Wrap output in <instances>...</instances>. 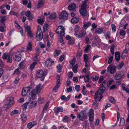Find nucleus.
<instances>
[{
    "label": "nucleus",
    "instance_id": "f257e3e1",
    "mask_svg": "<svg viewBox=\"0 0 129 129\" xmlns=\"http://www.w3.org/2000/svg\"><path fill=\"white\" fill-rule=\"evenodd\" d=\"M87 112L85 111H81L77 115V118L81 121H84L87 118Z\"/></svg>",
    "mask_w": 129,
    "mask_h": 129
},
{
    "label": "nucleus",
    "instance_id": "f03ea898",
    "mask_svg": "<svg viewBox=\"0 0 129 129\" xmlns=\"http://www.w3.org/2000/svg\"><path fill=\"white\" fill-rule=\"evenodd\" d=\"M65 29L62 26H59L58 27L56 30V32L58 36L62 37L64 35Z\"/></svg>",
    "mask_w": 129,
    "mask_h": 129
},
{
    "label": "nucleus",
    "instance_id": "7ed1b4c3",
    "mask_svg": "<svg viewBox=\"0 0 129 129\" xmlns=\"http://www.w3.org/2000/svg\"><path fill=\"white\" fill-rule=\"evenodd\" d=\"M2 58L6 60L8 63H11L12 61V56L8 53H4L3 55Z\"/></svg>",
    "mask_w": 129,
    "mask_h": 129
},
{
    "label": "nucleus",
    "instance_id": "20e7f679",
    "mask_svg": "<svg viewBox=\"0 0 129 129\" xmlns=\"http://www.w3.org/2000/svg\"><path fill=\"white\" fill-rule=\"evenodd\" d=\"M125 74V72L123 71L119 72L116 74L114 78L117 80H120L124 77Z\"/></svg>",
    "mask_w": 129,
    "mask_h": 129
},
{
    "label": "nucleus",
    "instance_id": "39448f33",
    "mask_svg": "<svg viewBox=\"0 0 129 129\" xmlns=\"http://www.w3.org/2000/svg\"><path fill=\"white\" fill-rule=\"evenodd\" d=\"M31 87L30 86L26 87H23L22 91V96H25L27 94L30 92L31 90Z\"/></svg>",
    "mask_w": 129,
    "mask_h": 129
},
{
    "label": "nucleus",
    "instance_id": "423d86ee",
    "mask_svg": "<svg viewBox=\"0 0 129 129\" xmlns=\"http://www.w3.org/2000/svg\"><path fill=\"white\" fill-rule=\"evenodd\" d=\"M13 56L16 61H19L21 59V55L19 52L14 53L13 54Z\"/></svg>",
    "mask_w": 129,
    "mask_h": 129
},
{
    "label": "nucleus",
    "instance_id": "0eeeda50",
    "mask_svg": "<svg viewBox=\"0 0 129 129\" xmlns=\"http://www.w3.org/2000/svg\"><path fill=\"white\" fill-rule=\"evenodd\" d=\"M38 93L36 92L35 89H34L31 90L30 92L29 95L30 99L32 100H34L37 98V95Z\"/></svg>",
    "mask_w": 129,
    "mask_h": 129
},
{
    "label": "nucleus",
    "instance_id": "6e6552de",
    "mask_svg": "<svg viewBox=\"0 0 129 129\" xmlns=\"http://www.w3.org/2000/svg\"><path fill=\"white\" fill-rule=\"evenodd\" d=\"M107 69V72H109L111 74H113L116 71V67L114 66L110 65Z\"/></svg>",
    "mask_w": 129,
    "mask_h": 129
},
{
    "label": "nucleus",
    "instance_id": "1a4fd4ad",
    "mask_svg": "<svg viewBox=\"0 0 129 129\" xmlns=\"http://www.w3.org/2000/svg\"><path fill=\"white\" fill-rule=\"evenodd\" d=\"M68 16V13L66 11H63L59 14V18L60 19H67Z\"/></svg>",
    "mask_w": 129,
    "mask_h": 129
},
{
    "label": "nucleus",
    "instance_id": "9d476101",
    "mask_svg": "<svg viewBox=\"0 0 129 129\" xmlns=\"http://www.w3.org/2000/svg\"><path fill=\"white\" fill-rule=\"evenodd\" d=\"M86 34L85 31L81 30L79 33H78L75 36L79 38H81L85 36Z\"/></svg>",
    "mask_w": 129,
    "mask_h": 129
},
{
    "label": "nucleus",
    "instance_id": "9b49d317",
    "mask_svg": "<svg viewBox=\"0 0 129 129\" xmlns=\"http://www.w3.org/2000/svg\"><path fill=\"white\" fill-rule=\"evenodd\" d=\"M37 74V76L38 77H41L46 75L47 74V73L46 72H44L41 70H40L38 71Z\"/></svg>",
    "mask_w": 129,
    "mask_h": 129
},
{
    "label": "nucleus",
    "instance_id": "f8f14e48",
    "mask_svg": "<svg viewBox=\"0 0 129 129\" xmlns=\"http://www.w3.org/2000/svg\"><path fill=\"white\" fill-rule=\"evenodd\" d=\"M36 37L38 41H40L43 38V35L42 32L40 33L37 32Z\"/></svg>",
    "mask_w": 129,
    "mask_h": 129
},
{
    "label": "nucleus",
    "instance_id": "ddd939ff",
    "mask_svg": "<svg viewBox=\"0 0 129 129\" xmlns=\"http://www.w3.org/2000/svg\"><path fill=\"white\" fill-rule=\"evenodd\" d=\"M25 61L23 60L18 65V68L22 70L24 69L26 67V66L25 63Z\"/></svg>",
    "mask_w": 129,
    "mask_h": 129
},
{
    "label": "nucleus",
    "instance_id": "4468645a",
    "mask_svg": "<svg viewBox=\"0 0 129 129\" xmlns=\"http://www.w3.org/2000/svg\"><path fill=\"white\" fill-rule=\"evenodd\" d=\"M101 95V94H100L98 92H96L94 95L95 99L96 100H97L98 98H99L100 99H99L98 101H100L101 99L103 97V96Z\"/></svg>",
    "mask_w": 129,
    "mask_h": 129
},
{
    "label": "nucleus",
    "instance_id": "2eb2a0df",
    "mask_svg": "<svg viewBox=\"0 0 129 129\" xmlns=\"http://www.w3.org/2000/svg\"><path fill=\"white\" fill-rule=\"evenodd\" d=\"M54 61H52L50 57H49L48 59L46 60L45 62L46 65L47 66H50L51 64L52 63H53Z\"/></svg>",
    "mask_w": 129,
    "mask_h": 129
},
{
    "label": "nucleus",
    "instance_id": "dca6fc26",
    "mask_svg": "<svg viewBox=\"0 0 129 129\" xmlns=\"http://www.w3.org/2000/svg\"><path fill=\"white\" fill-rule=\"evenodd\" d=\"M36 124L37 123L36 122L33 121L29 122L27 124V128L29 129H30Z\"/></svg>",
    "mask_w": 129,
    "mask_h": 129
},
{
    "label": "nucleus",
    "instance_id": "f3484780",
    "mask_svg": "<svg viewBox=\"0 0 129 129\" xmlns=\"http://www.w3.org/2000/svg\"><path fill=\"white\" fill-rule=\"evenodd\" d=\"M79 12L81 15L83 16H86L87 14V11L85 9H80L79 10Z\"/></svg>",
    "mask_w": 129,
    "mask_h": 129
},
{
    "label": "nucleus",
    "instance_id": "a211bd4d",
    "mask_svg": "<svg viewBox=\"0 0 129 129\" xmlns=\"http://www.w3.org/2000/svg\"><path fill=\"white\" fill-rule=\"evenodd\" d=\"M44 2L43 0H39L38 1L37 8H39L43 6L44 4Z\"/></svg>",
    "mask_w": 129,
    "mask_h": 129
},
{
    "label": "nucleus",
    "instance_id": "6ab92c4d",
    "mask_svg": "<svg viewBox=\"0 0 129 129\" xmlns=\"http://www.w3.org/2000/svg\"><path fill=\"white\" fill-rule=\"evenodd\" d=\"M76 8V5L75 4L72 3L68 7V9L70 11H74Z\"/></svg>",
    "mask_w": 129,
    "mask_h": 129
},
{
    "label": "nucleus",
    "instance_id": "aec40b11",
    "mask_svg": "<svg viewBox=\"0 0 129 129\" xmlns=\"http://www.w3.org/2000/svg\"><path fill=\"white\" fill-rule=\"evenodd\" d=\"M105 89V87L104 85L100 87L98 91L96 92H98L100 94H102L104 92Z\"/></svg>",
    "mask_w": 129,
    "mask_h": 129
},
{
    "label": "nucleus",
    "instance_id": "412c9836",
    "mask_svg": "<svg viewBox=\"0 0 129 129\" xmlns=\"http://www.w3.org/2000/svg\"><path fill=\"white\" fill-rule=\"evenodd\" d=\"M14 98L12 97H10L7 98V104L8 105H11L13 103Z\"/></svg>",
    "mask_w": 129,
    "mask_h": 129
},
{
    "label": "nucleus",
    "instance_id": "4be33fe9",
    "mask_svg": "<svg viewBox=\"0 0 129 129\" xmlns=\"http://www.w3.org/2000/svg\"><path fill=\"white\" fill-rule=\"evenodd\" d=\"M42 88L41 84H39L36 86V89H35L36 92H37V93L38 94L40 92Z\"/></svg>",
    "mask_w": 129,
    "mask_h": 129
},
{
    "label": "nucleus",
    "instance_id": "5701e85b",
    "mask_svg": "<svg viewBox=\"0 0 129 129\" xmlns=\"http://www.w3.org/2000/svg\"><path fill=\"white\" fill-rule=\"evenodd\" d=\"M63 111V108L61 107L57 108L55 110V113L58 114L59 112H62Z\"/></svg>",
    "mask_w": 129,
    "mask_h": 129
},
{
    "label": "nucleus",
    "instance_id": "b1692460",
    "mask_svg": "<svg viewBox=\"0 0 129 129\" xmlns=\"http://www.w3.org/2000/svg\"><path fill=\"white\" fill-rule=\"evenodd\" d=\"M37 104V102L33 101H31L29 103V108H31L36 106Z\"/></svg>",
    "mask_w": 129,
    "mask_h": 129
},
{
    "label": "nucleus",
    "instance_id": "393cba45",
    "mask_svg": "<svg viewBox=\"0 0 129 129\" xmlns=\"http://www.w3.org/2000/svg\"><path fill=\"white\" fill-rule=\"evenodd\" d=\"M111 34L110 32L108 31H105L104 32V35L106 37V39H110L111 37L110 36Z\"/></svg>",
    "mask_w": 129,
    "mask_h": 129
},
{
    "label": "nucleus",
    "instance_id": "a878e982",
    "mask_svg": "<svg viewBox=\"0 0 129 129\" xmlns=\"http://www.w3.org/2000/svg\"><path fill=\"white\" fill-rule=\"evenodd\" d=\"M115 58L116 60L118 61L120 59V55L118 51H117L115 53Z\"/></svg>",
    "mask_w": 129,
    "mask_h": 129
},
{
    "label": "nucleus",
    "instance_id": "bb28decb",
    "mask_svg": "<svg viewBox=\"0 0 129 129\" xmlns=\"http://www.w3.org/2000/svg\"><path fill=\"white\" fill-rule=\"evenodd\" d=\"M80 30V28L79 26L77 25H76L74 29L75 31L74 35L75 36L78 33V31Z\"/></svg>",
    "mask_w": 129,
    "mask_h": 129
},
{
    "label": "nucleus",
    "instance_id": "cd10ccee",
    "mask_svg": "<svg viewBox=\"0 0 129 129\" xmlns=\"http://www.w3.org/2000/svg\"><path fill=\"white\" fill-rule=\"evenodd\" d=\"M60 85L59 83H57L56 85L53 88L52 91L54 92H55L57 91V89L59 88Z\"/></svg>",
    "mask_w": 129,
    "mask_h": 129
},
{
    "label": "nucleus",
    "instance_id": "c85d7f7f",
    "mask_svg": "<svg viewBox=\"0 0 129 129\" xmlns=\"http://www.w3.org/2000/svg\"><path fill=\"white\" fill-rule=\"evenodd\" d=\"M79 20V18L77 17H74L72 18L71 20L72 23H75L78 22Z\"/></svg>",
    "mask_w": 129,
    "mask_h": 129
},
{
    "label": "nucleus",
    "instance_id": "c756f323",
    "mask_svg": "<svg viewBox=\"0 0 129 129\" xmlns=\"http://www.w3.org/2000/svg\"><path fill=\"white\" fill-rule=\"evenodd\" d=\"M91 25V23L88 22H86L84 24L83 28L85 29H86L88 27Z\"/></svg>",
    "mask_w": 129,
    "mask_h": 129
},
{
    "label": "nucleus",
    "instance_id": "7c9ffc66",
    "mask_svg": "<svg viewBox=\"0 0 129 129\" xmlns=\"http://www.w3.org/2000/svg\"><path fill=\"white\" fill-rule=\"evenodd\" d=\"M94 112L92 109H90L88 113V117H94Z\"/></svg>",
    "mask_w": 129,
    "mask_h": 129
},
{
    "label": "nucleus",
    "instance_id": "2f4dec72",
    "mask_svg": "<svg viewBox=\"0 0 129 129\" xmlns=\"http://www.w3.org/2000/svg\"><path fill=\"white\" fill-rule=\"evenodd\" d=\"M103 31V29L101 28H97L95 31L96 33L98 34H100Z\"/></svg>",
    "mask_w": 129,
    "mask_h": 129
},
{
    "label": "nucleus",
    "instance_id": "473e14b6",
    "mask_svg": "<svg viewBox=\"0 0 129 129\" xmlns=\"http://www.w3.org/2000/svg\"><path fill=\"white\" fill-rule=\"evenodd\" d=\"M56 17V14L55 13H52L49 17V18L51 19H54Z\"/></svg>",
    "mask_w": 129,
    "mask_h": 129
},
{
    "label": "nucleus",
    "instance_id": "72a5a7b5",
    "mask_svg": "<svg viewBox=\"0 0 129 129\" xmlns=\"http://www.w3.org/2000/svg\"><path fill=\"white\" fill-rule=\"evenodd\" d=\"M32 45L30 42H29L28 44L27 47V50L30 51L32 50Z\"/></svg>",
    "mask_w": 129,
    "mask_h": 129
},
{
    "label": "nucleus",
    "instance_id": "f704fd0d",
    "mask_svg": "<svg viewBox=\"0 0 129 129\" xmlns=\"http://www.w3.org/2000/svg\"><path fill=\"white\" fill-rule=\"evenodd\" d=\"M19 69L18 68L16 69L14 71L13 74L19 75L20 74V72L19 71Z\"/></svg>",
    "mask_w": 129,
    "mask_h": 129
},
{
    "label": "nucleus",
    "instance_id": "c9c22d12",
    "mask_svg": "<svg viewBox=\"0 0 129 129\" xmlns=\"http://www.w3.org/2000/svg\"><path fill=\"white\" fill-rule=\"evenodd\" d=\"M75 59H74L70 61V67L71 68H72L74 65L75 64Z\"/></svg>",
    "mask_w": 129,
    "mask_h": 129
},
{
    "label": "nucleus",
    "instance_id": "e433bc0d",
    "mask_svg": "<svg viewBox=\"0 0 129 129\" xmlns=\"http://www.w3.org/2000/svg\"><path fill=\"white\" fill-rule=\"evenodd\" d=\"M29 103V102H26L22 106V108L23 110H24L27 108V105Z\"/></svg>",
    "mask_w": 129,
    "mask_h": 129
},
{
    "label": "nucleus",
    "instance_id": "4c0bfd02",
    "mask_svg": "<svg viewBox=\"0 0 129 129\" xmlns=\"http://www.w3.org/2000/svg\"><path fill=\"white\" fill-rule=\"evenodd\" d=\"M49 105V103H48L47 102L46 104L45 105L43 109V111L44 112H46L47 110V108L48 107Z\"/></svg>",
    "mask_w": 129,
    "mask_h": 129
},
{
    "label": "nucleus",
    "instance_id": "58836bf2",
    "mask_svg": "<svg viewBox=\"0 0 129 129\" xmlns=\"http://www.w3.org/2000/svg\"><path fill=\"white\" fill-rule=\"evenodd\" d=\"M83 57L85 62H87L88 60V58L87 55L86 54H85L84 55Z\"/></svg>",
    "mask_w": 129,
    "mask_h": 129
},
{
    "label": "nucleus",
    "instance_id": "ea45409f",
    "mask_svg": "<svg viewBox=\"0 0 129 129\" xmlns=\"http://www.w3.org/2000/svg\"><path fill=\"white\" fill-rule=\"evenodd\" d=\"M81 9H86V2L84 1L82 5L81 6Z\"/></svg>",
    "mask_w": 129,
    "mask_h": 129
},
{
    "label": "nucleus",
    "instance_id": "a19ab883",
    "mask_svg": "<svg viewBox=\"0 0 129 129\" xmlns=\"http://www.w3.org/2000/svg\"><path fill=\"white\" fill-rule=\"evenodd\" d=\"M62 67L61 65L60 64H58L57 66V69L58 70L57 72L58 73L60 72L62 70Z\"/></svg>",
    "mask_w": 129,
    "mask_h": 129
},
{
    "label": "nucleus",
    "instance_id": "79ce46f5",
    "mask_svg": "<svg viewBox=\"0 0 129 129\" xmlns=\"http://www.w3.org/2000/svg\"><path fill=\"white\" fill-rule=\"evenodd\" d=\"M89 120L90 122V124L91 125L93 121L94 117H88Z\"/></svg>",
    "mask_w": 129,
    "mask_h": 129
},
{
    "label": "nucleus",
    "instance_id": "37998d69",
    "mask_svg": "<svg viewBox=\"0 0 129 129\" xmlns=\"http://www.w3.org/2000/svg\"><path fill=\"white\" fill-rule=\"evenodd\" d=\"M115 46L114 45H112L110 48V52L112 54L114 53V49Z\"/></svg>",
    "mask_w": 129,
    "mask_h": 129
},
{
    "label": "nucleus",
    "instance_id": "c03bdc74",
    "mask_svg": "<svg viewBox=\"0 0 129 129\" xmlns=\"http://www.w3.org/2000/svg\"><path fill=\"white\" fill-rule=\"evenodd\" d=\"M90 79L89 75H86L84 77V80L85 82H88Z\"/></svg>",
    "mask_w": 129,
    "mask_h": 129
},
{
    "label": "nucleus",
    "instance_id": "a18cd8bd",
    "mask_svg": "<svg viewBox=\"0 0 129 129\" xmlns=\"http://www.w3.org/2000/svg\"><path fill=\"white\" fill-rule=\"evenodd\" d=\"M55 52V53L54 55V56L55 57H56L60 54L61 52V51L59 50H56Z\"/></svg>",
    "mask_w": 129,
    "mask_h": 129
},
{
    "label": "nucleus",
    "instance_id": "49530a36",
    "mask_svg": "<svg viewBox=\"0 0 129 129\" xmlns=\"http://www.w3.org/2000/svg\"><path fill=\"white\" fill-rule=\"evenodd\" d=\"M21 116L22 120L24 121H25L27 118V116L24 113H22L21 114Z\"/></svg>",
    "mask_w": 129,
    "mask_h": 129
},
{
    "label": "nucleus",
    "instance_id": "de8ad7c7",
    "mask_svg": "<svg viewBox=\"0 0 129 129\" xmlns=\"http://www.w3.org/2000/svg\"><path fill=\"white\" fill-rule=\"evenodd\" d=\"M48 26V25L47 24H45L43 26V31L44 33H45L46 31Z\"/></svg>",
    "mask_w": 129,
    "mask_h": 129
},
{
    "label": "nucleus",
    "instance_id": "09e8293b",
    "mask_svg": "<svg viewBox=\"0 0 129 129\" xmlns=\"http://www.w3.org/2000/svg\"><path fill=\"white\" fill-rule=\"evenodd\" d=\"M19 111L17 110H14L12 111L10 114L11 115H13L17 114L18 113Z\"/></svg>",
    "mask_w": 129,
    "mask_h": 129
},
{
    "label": "nucleus",
    "instance_id": "8fccbe9b",
    "mask_svg": "<svg viewBox=\"0 0 129 129\" xmlns=\"http://www.w3.org/2000/svg\"><path fill=\"white\" fill-rule=\"evenodd\" d=\"M109 100L112 103H114L115 102V100L114 98L110 96L109 97Z\"/></svg>",
    "mask_w": 129,
    "mask_h": 129
},
{
    "label": "nucleus",
    "instance_id": "3c124183",
    "mask_svg": "<svg viewBox=\"0 0 129 129\" xmlns=\"http://www.w3.org/2000/svg\"><path fill=\"white\" fill-rule=\"evenodd\" d=\"M38 103L41 104L43 103L44 101L43 100V98H40L38 99Z\"/></svg>",
    "mask_w": 129,
    "mask_h": 129
},
{
    "label": "nucleus",
    "instance_id": "603ef678",
    "mask_svg": "<svg viewBox=\"0 0 129 129\" xmlns=\"http://www.w3.org/2000/svg\"><path fill=\"white\" fill-rule=\"evenodd\" d=\"M36 64V62H34L33 63H32L30 67V69L31 70H33L35 67V66Z\"/></svg>",
    "mask_w": 129,
    "mask_h": 129
},
{
    "label": "nucleus",
    "instance_id": "864d4df0",
    "mask_svg": "<svg viewBox=\"0 0 129 129\" xmlns=\"http://www.w3.org/2000/svg\"><path fill=\"white\" fill-rule=\"evenodd\" d=\"M120 35L122 36H124L125 34V31L123 30H121L120 32Z\"/></svg>",
    "mask_w": 129,
    "mask_h": 129
},
{
    "label": "nucleus",
    "instance_id": "5fc2aeb1",
    "mask_svg": "<svg viewBox=\"0 0 129 129\" xmlns=\"http://www.w3.org/2000/svg\"><path fill=\"white\" fill-rule=\"evenodd\" d=\"M1 19L0 20L2 22H3L5 21L6 20V16H4L3 17H0Z\"/></svg>",
    "mask_w": 129,
    "mask_h": 129
},
{
    "label": "nucleus",
    "instance_id": "6e6d98bb",
    "mask_svg": "<svg viewBox=\"0 0 129 129\" xmlns=\"http://www.w3.org/2000/svg\"><path fill=\"white\" fill-rule=\"evenodd\" d=\"M86 88L85 86H83L82 90V93L84 95H85L86 94V91H85Z\"/></svg>",
    "mask_w": 129,
    "mask_h": 129
},
{
    "label": "nucleus",
    "instance_id": "4d7b16f0",
    "mask_svg": "<svg viewBox=\"0 0 129 129\" xmlns=\"http://www.w3.org/2000/svg\"><path fill=\"white\" fill-rule=\"evenodd\" d=\"M38 22L41 25H42L44 22V21L43 19H38Z\"/></svg>",
    "mask_w": 129,
    "mask_h": 129
},
{
    "label": "nucleus",
    "instance_id": "13d9d810",
    "mask_svg": "<svg viewBox=\"0 0 129 129\" xmlns=\"http://www.w3.org/2000/svg\"><path fill=\"white\" fill-rule=\"evenodd\" d=\"M111 27H112V29L113 31L114 32H115L116 30V28L115 25L114 24H111Z\"/></svg>",
    "mask_w": 129,
    "mask_h": 129
},
{
    "label": "nucleus",
    "instance_id": "bf43d9fd",
    "mask_svg": "<svg viewBox=\"0 0 129 129\" xmlns=\"http://www.w3.org/2000/svg\"><path fill=\"white\" fill-rule=\"evenodd\" d=\"M9 14L11 15H14L16 16H18V14L17 13H16L15 12L13 11H11L9 13Z\"/></svg>",
    "mask_w": 129,
    "mask_h": 129
},
{
    "label": "nucleus",
    "instance_id": "052dcab7",
    "mask_svg": "<svg viewBox=\"0 0 129 129\" xmlns=\"http://www.w3.org/2000/svg\"><path fill=\"white\" fill-rule=\"evenodd\" d=\"M120 125H123L124 123V120L123 118H121L120 119Z\"/></svg>",
    "mask_w": 129,
    "mask_h": 129
},
{
    "label": "nucleus",
    "instance_id": "680f3d73",
    "mask_svg": "<svg viewBox=\"0 0 129 129\" xmlns=\"http://www.w3.org/2000/svg\"><path fill=\"white\" fill-rule=\"evenodd\" d=\"M77 66H75L73 68V70L74 73H76L77 72Z\"/></svg>",
    "mask_w": 129,
    "mask_h": 129
},
{
    "label": "nucleus",
    "instance_id": "e2e57ef3",
    "mask_svg": "<svg viewBox=\"0 0 129 129\" xmlns=\"http://www.w3.org/2000/svg\"><path fill=\"white\" fill-rule=\"evenodd\" d=\"M99 77L97 76H96L95 77L92 76L91 77V79L93 81H96L99 78Z\"/></svg>",
    "mask_w": 129,
    "mask_h": 129
},
{
    "label": "nucleus",
    "instance_id": "0e129e2a",
    "mask_svg": "<svg viewBox=\"0 0 129 129\" xmlns=\"http://www.w3.org/2000/svg\"><path fill=\"white\" fill-rule=\"evenodd\" d=\"M40 52L39 53L37 54L36 56L34 58L33 60L34 61H37L38 60V56Z\"/></svg>",
    "mask_w": 129,
    "mask_h": 129
},
{
    "label": "nucleus",
    "instance_id": "69168bd1",
    "mask_svg": "<svg viewBox=\"0 0 129 129\" xmlns=\"http://www.w3.org/2000/svg\"><path fill=\"white\" fill-rule=\"evenodd\" d=\"M27 16L28 18V19L30 20H32L34 18V16L32 14H30L28 16Z\"/></svg>",
    "mask_w": 129,
    "mask_h": 129
},
{
    "label": "nucleus",
    "instance_id": "338daca9",
    "mask_svg": "<svg viewBox=\"0 0 129 129\" xmlns=\"http://www.w3.org/2000/svg\"><path fill=\"white\" fill-rule=\"evenodd\" d=\"M25 30L27 32L30 31V28L29 26H27L25 27Z\"/></svg>",
    "mask_w": 129,
    "mask_h": 129
},
{
    "label": "nucleus",
    "instance_id": "774afa93",
    "mask_svg": "<svg viewBox=\"0 0 129 129\" xmlns=\"http://www.w3.org/2000/svg\"><path fill=\"white\" fill-rule=\"evenodd\" d=\"M20 80V79L18 77H16L15 80L14 81V82L15 83L17 84L18 83Z\"/></svg>",
    "mask_w": 129,
    "mask_h": 129
}]
</instances>
